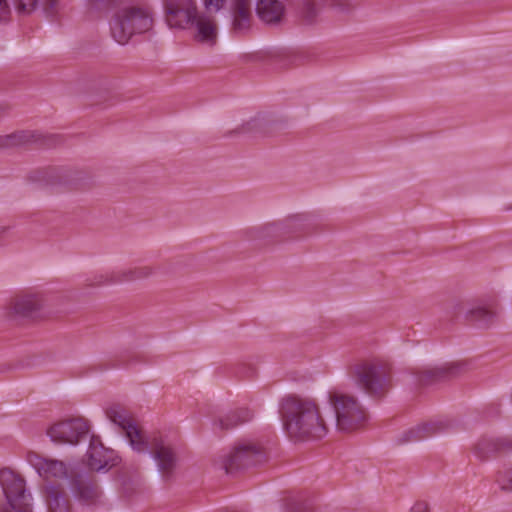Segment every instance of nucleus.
I'll use <instances>...</instances> for the list:
<instances>
[{"instance_id": "c756f323", "label": "nucleus", "mask_w": 512, "mask_h": 512, "mask_svg": "<svg viewBox=\"0 0 512 512\" xmlns=\"http://www.w3.org/2000/svg\"><path fill=\"white\" fill-rule=\"evenodd\" d=\"M411 512H429L428 504L425 501H418L412 507Z\"/></svg>"}, {"instance_id": "a878e982", "label": "nucleus", "mask_w": 512, "mask_h": 512, "mask_svg": "<svg viewBox=\"0 0 512 512\" xmlns=\"http://www.w3.org/2000/svg\"><path fill=\"white\" fill-rule=\"evenodd\" d=\"M236 132L252 135L264 134L267 132V121L262 115H256L237 127Z\"/></svg>"}, {"instance_id": "7c9ffc66", "label": "nucleus", "mask_w": 512, "mask_h": 512, "mask_svg": "<svg viewBox=\"0 0 512 512\" xmlns=\"http://www.w3.org/2000/svg\"><path fill=\"white\" fill-rule=\"evenodd\" d=\"M296 512H313V508L306 503H301L299 507L296 508Z\"/></svg>"}, {"instance_id": "b1692460", "label": "nucleus", "mask_w": 512, "mask_h": 512, "mask_svg": "<svg viewBox=\"0 0 512 512\" xmlns=\"http://www.w3.org/2000/svg\"><path fill=\"white\" fill-rule=\"evenodd\" d=\"M232 29L236 33H244L253 21L252 6L231 5Z\"/></svg>"}, {"instance_id": "2eb2a0df", "label": "nucleus", "mask_w": 512, "mask_h": 512, "mask_svg": "<svg viewBox=\"0 0 512 512\" xmlns=\"http://www.w3.org/2000/svg\"><path fill=\"white\" fill-rule=\"evenodd\" d=\"M27 459L48 484H57L58 479L68 476L66 465L62 461L46 459L36 453H29Z\"/></svg>"}, {"instance_id": "c85d7f7f", "label": "nucleus", "mask_w": 512, "mask_h": 512, "mask_svg": "<svg viewBox=\"0 0 512 512\" xmlns=\"http://www.w3.org/2000/svg\"><path fill=\"white\" fill-rule=\"evenodd\" d=\"M225 3V0H204V5L206 10L208 11L206 14L219 11Z\"/></svg>"}, {"instance_id": "f3484780", "label": "nucleus", "mask_w": 512, "mask_h": 512, "mask_svg": "<svg viewBox=\"0 0 512 512\" xmlns=\"http://www.w3.org/2000/svg\"><path fill=\"white\" fill-rule=\"evenodd\" d=\"M86 456L89 468L94 471L110 469L117 465V457L114 451L106 448L102 443L96 442L94 438L90 442Z\"/></svg>"}, {"instance_id": "9b49d317", "label": "nucleus", "mask_w": 512, "mask_h": 512, "mask_svg": "<svg viewBox=\"0 0 512 512\" xmlns=\"http://www.w3.org/2000/svg\"><path fill=\"white\" fill-rule=\"evenodd\" d=\"M88 431V422L79 417L57 422L48 429L47 433L53 442L76 444L87 435Z\"/></svg>"}, {"instance_id": "5701e85b", "label": "nucleus", "mask_w": 512, "mask_h": 512, "mask_svg": "<svg viewBox=\"0 0 512 512\" xmlns=\"http://www.w3.org/2000/svg\"><path fill=\"white\" fill-rule=\"evenodd\" d=\"M252 418L253 412L249 408L241 407L230 411L225 416L216 420L214 426L221 431H227L249 422Z\"/></svg>"}, {"instance_id": "2f4dec72", "label": "nucleus", "mask_w": 512, "mask_h": 512, "mask_svg": "<svg viewBox=\"0 0 512 512\" xmlns=\"http://www.w3.org/2000/svg\"><path fill=\"white\" fill-rule=\"evenodd\" d=\"M335 5H336V6H338V7H339V9H340L341 11H343V12H349V11H351V10L354 8V5H352V4H350V3H349V4H347V5H342V4L340 3V1H337V2L335 3Z\"/></svg>"}, {"instance_id": "dca6fc26", "label": "nucleus", "mask_w": 512, "mask_h": 512, "mask_svg": "<svg viewBox=\"0 0 512 512\" xmlns=\"http://www.w3.org/2000/svg\"><path fill=\"white\" fill-rule=\"evenodd\" d=\"M465 363L454 362L443 366L424 369L418 373V382L422 386L437 384L448 381L458 376L463 370Z\"/></svg>"}, {"instance_id": "f257e3e1", "label": "nucleus", "mask_w": 512, "mask_h": 512, "mask_svg": "<svg viewBox=\"0 0 512 512\" xmlns=\"http://www.w3.org/2000/svg\"><path fill=\"white\" fill-rule=\"evenodd\" d=\"M279 413L286 434L295 442L321 439L328 432L319 406L312 399L287 395L280 403Z\"/></svg>"}, {"instance_id": "6ab92c4d", "label": "nucleus", "mask_w": 512, "mask_h": 512, "mask_svg": "<svg viewBox=\"0 0 512 512\" xmlns=\"http://www.w3.org/2000/svg\"><path fill=\"white\" fill-rule=\"evenodd\" d=\"M45 498L48 512H71L72 506L64 487L60 484H47Z\"/></svg>"}, {"instance_id": "9d476101", "label": "nucleus", "mask_w": 512, "mask_h": 512, "mask_svg": "<svg viewBox=\"0 0 512 512\" xmlns=\"http://www.w3.org/2000/svg\"><path fill=\"white\" fill-rule=\"evenodd\" d=\"M19 15H30L40 9L46 16L57 14L62 8V0H11ZM11 5L9 0H0V23L10 19Z\"/></svg>"}, {"instance_id": "f8f14e48", "label": "nucleus", "mask_w": 512, "mask_h": 512, "mask_svg": "<svg viewBox=\"0 0 512 512\" xmlns=\"http://www.w3.org/2000/svg\"><path fill=\"white\" fill-rule=\"evenodd\" d=\"M43 300L37 293H21L16 295L6 308V315L11 319L42 317Z\"/></svg>"}, {"instance_id": "423d86ee", "label": "nucleus", "mask_w": 512, "mask_h": 512, "mask_svg": "<svg viewBox=\"0 0 512 512\" xmlns=\"http://www.w3.org/2000/svg\"><path fill=\"white\" fill-rule=\"evenodd\" d=\"M268 460L266 447L258 440H240L225 458L223 467L227 474L262 464Z\"/></svg>"}, {"instance_id": "473e14b6", "label": "nucleus", "mask_w": 512, "mask_h": 512, "mask_svg": "<svg viewBox=\"0 0 512 512\" xmlns=\"http://www.w3.org/2000/svg\"><path fill=\"white\" fill-rule=\"evenodd\" d=\"M232 5L251 6V0H233Z\"/></svg>"}, {"instance_id": "cd10ccee", "label": "nucleus", "mask_w": 512, "mask_h": 512, "mask_svg": "<svg viewBox=\"0 0 512 512\" xmlns=\"http://www.w3.org/2000/svg\"><path fill=\"white\" fill-rule=\"evenodd\" d=\"M110 0H85V8L90 15H99L105 9Z\"/></svg>"}, {"instance_id": "393cba45", "label": "nucleus", "mask_w": 512, "mask_h": 512, "mask_svg": "<svg viewBox=\"0 0 512 512\" xmlns=\"http://www.w3.org/2000/svg\"><path fill=\"white\" fill-rule=\"evenodd\" d=\"M496 305L477 306L470 309L466 314V320L470 324H478L487 327L493 323L496 317Z\"/></svg>"}, {"instance_id": "412c9836", "label": "nucleus", "mask_w": 512, "mask_h": 512, "mask_svg": "<svg viewBox=\"0 0 512 512\" xmlns=\"http://www.w3.org/2000/svg\"><path fill=\"white\" fill-rule=\"evenodd\" d=\"M152 446L154 457L163 478L166 480L170 479L176 465V454L174 450L169 446L163 445L162 442H158L156 439H154Z\"/></svg>"}, {"instance_id": "39448f33", "label": "nucleus", "mask_w": 512, "mask_h": 512, "mask_svg": "<svg viewBox=\"0 0 512 512\" xmlns=\"http://www.w3.org/2000/svg\"><path fill=\"white\" fill-rule=\"evenodd\" d=\"M329 400L335 410L336 425L340 431L352 433L366 427L369 415L354 396L331 391Z\"/></svg>"}, {"instance_id": "4468645a", "label": "nucleus", "mask_w": 512, "mask_h": 512, "mask_svg": "<svg viewBox=\"0 0 512 512\" xmlns=\"http://www.w3.org/2000/svg\"><path fill=\"white\" fill-rule=\"evenodd\" d=\"M70 488L78 501L84 505H95L101 496V491L91 473L72 471Z\"/></svg>"}, {"instance_id": "1a4fd4ad", "label": "nucleus", "mask_w": 512, "mask_h": 512, "mask_svg": "<svg viewBox=\"0 0 512 512\" xmlns=\"http://www.w3.org/2000/svg\"><path fill=\"white\" fill-rule=\"evenodd\" d=\"M106 416L124 432L133 449L138 452L147 450L148 443L142 430L134 423L129 411L120 404H112L105 410Z\"/></svg>"}, {"instance_id": "aec40b11", "label": "nucleus", "mask_w": 512, "mask_h": 512, "mask_svg": "<svg viewBox=\"0 0 512 512\" xmlns=\"http://www.w3.org/2000/svg\"><path fill=\"white\" fill-rule=\"evenodd\" d=\"M300 217L288 218L284 223L269 222L253 227L249 230L251 236L256 239H267L279 236L284 229L296 228L300 224Z\"/></svg>"}, {"instance_id": "f704fd0d", "label": "nucleus", "mask_w": 512, "mask_h": 512, "mask_svg": "<svg viewBox=\"0 0 512 512\" xmlns=\"http://www.w3.org/2000/svg\"><path fill=\"white\" fill-rule=\"evenodd\" d=\"M4 114V108L0 106V117Z\"/></svg>"}, {"instance_id": "72a5a7b5", "label": "nucleus", "mask_w": 512, "mask_h": 512, "mask_svg": "<svg viewBox=\"0 0 512 512\" xmlns=\"http://www.w3.org/2000/svg\"><path fill=\"white\" fill-rule=\"evenodd\" d=\"M17 138H18V136H17V135H10V136H8V137L6 138V140H7V142H8L6 145L17 144V143H18V141H16V139H17Z\"/></svg>"}, {"instance_id": "0eeeda50", "label": "nucleus", "mask_w": 512, "mask_h": 512, "mask_svg": "<svg viewBox=\"0 0 512 512\" xmlns=\"http://www.w3.org/2000/svg\"><path fill=\"white\" fill-rule=\"evenodd\" d=\"M2 486L7 504L0 506V512H32L30 494L26 493L25 480L9 468L0 470Z\"/></svg>"}, {"instance_id": "bb28decb", "label": "nucleus", "mask_w": 512, "mask_h": 512, "mask_svg": "<svg viewBox=\"0 0 512 512\" xmlns=\"http://www.w3.org/2000/svg\"><path fill=\"white\" fill-rule=\"evenodd\" d=\"M496 481L502 490L512 491V468L498 471Z\"/></svg>"}, {"instance_id": "4be33fe9", "label": "nucleus", "mask_w": 512, "mask_h": 512, "mask_svg": "<svg viewBox=\"0 0 512 512\" xmlns=\"http://www.w3.org/2000/svg\"><path fill=\"white\" fill-rule=\"evenodd\" d=\"M449 426L448 422L444 421H431L417 425L405 432L400 439V443L411 441H420L431 437L439 432L446 430Z\"/></svg>"}, {"instance_id": "20e7f679", "label": "nucleus", "mask_w": 512, "mask_h": 512, "mask_svg": "<svg viewBox=\"0 0 512 512\" xmlns=\"http://www.w3.org/2000/svg\"><path fill=\"white\" fill-rule=\"evenodd\" d=\"M348 373L356 385L374 399L384 398L392 388L393 369L386 359H360L349 367Z\"/></svg>"}, {"instance_id": "a211bd4d", "label": "nucleus", "mask_w": 512, "mask_h": 512, "mask_svg": "<svg viewBox=\"0 0 512 512\" xmlns=\"http://www.w3.org/2000/svg\"><path fill=\"white\" fill-rule=\"evenodd\" d=\"M255 11L262 22L276 25L284 19L286 8L281 0H256Z\"/></svg>"}, {"instance_id": "f03ea898", "label": "nucleus", "mask_w": 512, "mask_h": 512, "mask_svg": "<svg viewBox=\"0 0 512 512\" xmlns=\"http://www.w3.org/2000/svg\"><path fill=\"white\" fill-rule=\"evenodd\" d=\"M108 23L112 39L126 45L133 37L152 31L155 15L153 8L147 4L120 0L114 4Z\"/></svg>"}, {"instance_id": "7ed1b4c3", "label": "nucleus", "mask_w": 512, "mask_h": 512, "mask_svg": "<svg viewBox=\"0 0 512 512\" xmlns=\"http://www.w3.org/2000/svg\"><path fill=\"white\" fill-rule=\"evenodd\" d=\"M166 22L171 28L190 29L197 42L213 45L217 25L213 16L201 13L196 0H166Z\"/></svg>"}, {"instance_id": "6e6552de", "label": "nucleus", "mask_w": 512, "mask_h": 512, "mask_svg": "<svg viewBox=\"0 0 512 512\" xmlns=\"http://www.w3.org/2000/svg\"><path fill=\"white\" fill-rule=\"evenodd\" d=\"M168 276L169 273L164 268L153 266H140L134 268H123L113 270L110 272L96 275L89 285L110 286L150 278L161 282Z\"/></svg>"}, {"instance_id": "ddd939ff", "label": "nucleus", "mask_w": 512, "mask_h": 512, "mask_svg": "<svg viewBox=\"0 0 512 512\" xmlns=\"http://www.w3.org/2000/svg\"><path fill=\"white\" fill-rule=\"evenodd\" d=\"M471 450L481 462L500 458L512 453V437L483 436L478 439V441L472 446Z\"/></svg>"}]
</instances>
